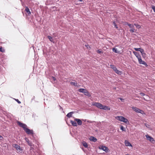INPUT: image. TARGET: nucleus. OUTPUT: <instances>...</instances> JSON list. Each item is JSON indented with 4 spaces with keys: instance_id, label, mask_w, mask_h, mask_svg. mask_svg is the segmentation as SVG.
<instances>
[{
    "instance_id": "obj_43",
    "label": "nucleus",
    "mask_w": 155,
    "mask_h": 155,
    "mask_svg": "<svg viewBox=\"0 0 155 155\" xmlns=\"http://www.w3.org/2000/svg\"><path fill=\"white\" fill-rule=\"evenodd\" d=\"M143 99L144 100H146V101H147L145 98L143 97Z\"/></svg>"
},
{
    "instance_id": "obj_28",
    "label": "nucleus",
    "mask_w": 155,
    "mask_h": 155,
    "mask_svg": "<svg viewBox=\"0 0 155 155\" xmlns=\"http://www.w3.org/2000/svg\"><path fill=\"white\" fill-rule=\"evenodd\" d=\"M134 25L137 28L139 29L141 28V26L137 24H134Z\"/></svg>"
},
{
    "instance_id": "obj_34",
    "label": "nucleus",
    "mask_w": 155,
    "mask_h": 155,
    "mask_svg": "<svg viewBox=\"0 0 155 155\" xmlns=\"http://www.w3.org/2000/svg\"><path fill=\"white\" fill-rule=\"evenodd\" d=\"M145 125L146 126V127L148 128H150V126L148 124L145 123Z\"/></svg>"
},
{
    "instance_id": "obj_35",
    "label": "nucleus",
    "mask_w": 155,
    "mask_h": 155,
    "mask_svg": "<svg viewBox=\"0 0 155 155\" xmlns=\"http://www.w3.org/2000/svg\"><path fill=\"white\" fill-rule=\"evenodd\" d=\"M141 48H134V49L136 51H139Z\"/></svg>"
},
{
    "instance_id": "obj_8",
    "label": "nucleus",
    "mask_w": 155,
    "mask_h": 155,
    "mask_svg": "<svg viewBox=\"0 0 155 155\" xmlns=\"http://www.w3.org/2000/svg\"><path fill=\"white\" fill-rule=\"evenodd\" d=\"M17 123L20 127L23 128V129L25 131L27 128V126L25 124H23L19 121H18Z\"/></svg>"
},
{
    "instance_id": "obj_44",
    "label": "nucleus",
    "mask_w": 155,
    "mask_h": 155,
    "mask_svg": "<svg viewBox=\"0 0 155 155\" xmlns=\"http://www.w3.org/2000/svg\"><path fill=\"white\" fill-rule=\"evenodd\" d=\"M79 1H80V2H81L82 1V0H78Z\"/></svg>"
},
{
    "instance_id": "obj_1",
    "label": "nucleus",
    "mask_w": 155,
    "mask_h": 155,
    "mask_svg": "<svg viewBox=\"0 0 155 155\" xmlns=\"http://www.w3.org/2000/svg\"><path fill=\"white\" fill-rule=\"evenodd\" d=\"M92 105L98 108L104 110H110V108L108 107L103 105L101 104L98 102H94L92 104Z\"/></svg>"
},
{
    "instance_id": "obj_31",
    "label": "nucleus",
    "mask_w": 155,
    "mask_h": 155,
    "mask_svg": "<svg viewBox=\"0 0 155 155\" xmlns=\"http://www.w3.org/2000/svg\"><path fill=\"white\" fill-rule=\"evenodd\" d=\"M142 57L143 58H145L146 57V54L145 53L143 52L142 54Z\"/></svg>"
},
{
    "instance_id": "obj_30",
    "label": "nucleus",
    "mask_w": 155,
    "mask_h": 155,
    "mask_svg": "<svg viewBox=\"0 0 155 155\" xmlns=\"http://www.w3.org/2000/svg\"><path fill=\"white\" fill-rule=\"evenodd\" d=\"M0 51L3 52L5 51V50L2 47H0Z\"/></svg>"
},
{
    "instance_id": "obj_18",
    "label": "nucleus",
    "mask_w": 155,
    "mask_h": 155,
    "mask_svg": "<svg viewBox=\"0 0 155 155\" xmlns=\"http://www.w3.org/2000/svg\"><path fill=\"white\" fill-rule=\"evenodd\" d=\"M133 53L136 56L137 58V59L138 58H140V57H141L140 55L139 54V53L137 52L134 51Z\"/></svg>"
},
{
    "instance_id": "obj_11",
    "label": "nucleus",
    "mask_w": 155,
    "mask_h": 155,
    "mask_svg": "<svg viewBox=\"0 0 155 155\" xmlns=\"http://www.w3.org/2000/svg\"><path fill=\"white\" fill-rule=\"evenodd\" d=\"M12 146L15 148L19 152L22 151V149H21L20 147L18 144H13L12 145Z\"/></svg>"
},
{
    "instance_id": "obj_17",
    "label": "nucleus",
    "mask_w": 155,
    "mask_h": 155,
    "mask_svg": "<svg viewBox=\"0 0 155 155\" xmlns=\"http://www.w3.org/2000/svg\"><path fill=\"white\" fill-rule=\"evenodd\" d=\"M90 140L91 141L94 142H96L97 140V139L94 137H91Z\"/></svg>"
},
{
    "instance_id": "obj_22",
    "label": "nucleus",
    "mask_w": 155,
    "mask_h": 155,
    "mask_svg": "<svg viewBox=\"0 0 155 155\" xmlns=\"http://www.w3.org/2000/svg\"><path fill=\"white\" fill-rule=\"evenodd\" d=\"M25 140H26V141H27L28 143V144L30 146H32V145H31V142H30L29 140L26 138H25Z\"/></svg>"
},
{
    "instance_id": "obj_2",
    "label": "nucleus",
    "mask_w": 155,
    "mask_h": 155,
    "mask_svg": "<svg viewBox=\"0 0 155 155\" xmlns=\"http://www.w3.org/2000/svg\"><path fill=\"white\" fill-rule=\"evenodd\" d=\"M115 118L117 120L123 122L126 124H128L129 123L127 119L122 116H117L115 117Z\"/></svg>"
},
{
    "instance_id": "obj_7",
    "label": "nucleus",
    "mask_w": 155,
    "mask_h": 155,
    "mask_svg": "<svg viewBox=\"0 0 155 155\" xmlns=\"http://www.w3.org/2000/svg\"><path fill=\"white\" fill-rule=\"evenodd\" d=\"M17 123L20 127L23 128V129L25 131L27 128V126L25 124H23L19 121H18Z\"/></svg>"
},
{
    "instance_id": "obj_14",
    "label": "nucleus",
    "mask_w": 155,
    "mask_h": 155,
    "mask_svg": "<svg viewBox=\"0 0 155 155\" xmlns=\"http://www.w3.org/2000/svg\"><path fill=\"white\" fill-rule=\"evenodd\" d=\"M125 145L126 146L132 147V144L127 140H125L124 141Z\"/></svg>"
},
{
    "instance_id": "obj_15",
    "label": "nucleus",
    "mask_w": 155,
    "mask_h": 155,
    "mask_svg": "<svg viewBox=\"0 0 155 155\" xmlns=\"http://www.w3.org/2000/svg\"><path fill=\"white\" fill-rule=\"evenodd\" d=\"M75 121L77 122L78 124L79 125H81L82 124V122L81 120L79 119L75 118L74 119Z\"/></svg>"
},
{
    "instance_id": "obj_38",
    "label": "nucleus",
    "mask_w": 155,
    "mask_h": 155,
    "mask_svg": "<svg viewBox=\"0 0 155 155\" xmlns=\"http://www.w3.org/2000/svg\"><path fill=\"white\" fill-rule=\"evenodd\" d=\"M85 47H86L88 49H90V46H89L88 45H85Z\"/></svg>"
},
{
    "instance_id": "obj_42",
    "label": "nucleus",
    "mask_w": 155,
    "mask_h": 155,
    "mask_svg": "<svg viewBox=\"0 0 155 155\" xmlns=\"http://www.w3.org/2000/svg\"><path fill=\"white\" fill-rule=\"evenodd\" d=\"M1 137H2L1 136H0V138Z\"/></svg>"
},
{
    "instance_id": "obj_13",
    "label": "nucleus",
    "mask_w": 155,
    "mask_h": 155,
    "mask_svg": "<svg viewBox=\"0 0 155 155\" xmlns=\"http://www.w3.org/2000/svg\"><path fill=\"white\" fill-rule=\"evenodd\" d=\"M26 133L28 134L32 135L33 134V131L32 130H30L27 128L25 130Z\"/></svg>"
},
{
    "instance_id": "obj_29",
    "label": "nucleus",
    "mask_w": 155,
    "mask_h": 155,
    "mask_svg": "<svg viewBox=\"0 0 155 155\" xmlns=\"http://www.w3.org/2000/svg\"><path fill=\"white\" fill-rule=\"evenodd\" d=\"M113 24L114 25L115 27L117 29H118V27L115 21L113 22Z\"/></svg>"
},
{
    "instance_id": "obj_33",
    "label": "nucleus",
    "mask_w": 155,
    "mask_h": 155,
    "mask_svg": "<svg viewBox=\"0 0 155 155\" xmlns=\"http://www.w3.org/2000/svg\"><path fill=\"white\" fill-rule=\"evenodd\" d=\"M120 129L122 131H125V128L122 126H121L120 127Z\"/></svg>"
},
{
    "instance_id": "obj_41",
    "label": "nucleus",
    "mask_w": 155,
    "mask_h": 155,
    "mask_svg": "<svg viewBox=\"0 0 155 155\" xmlns=\"http://www.w3.org/2000/svg\"><path fill=\"white\" fill-rule=\"evenodd\" d=\"M119 98L122 101H123L124 100V99L121 98Z\"/></svg>"
},
{
    "instance_id": "obj_40",
    "label": "nucleus",
    "mask_w": 155,
    "mask_h": 155,
    "mask_svg": "<svg viewBox=\"0 0 155 155\" xmlns=\"http://www.w3.org/2000/svg\"><path fill=\"white\" fill-rule=\"evenodd\" d=\"M52 78L53 80L54 81H55L56 80V79L55 77H52Z\"/></svg>"
},
{
    "instance_id": "obj_32",
    "label": "nucleus",
    "mask_w": 155,
    "mask_h": 155,
    "mask_svg": "<svg viewBox=\"0 0 155 155\" xmlns=\"http://www.w3.org/2000/svg\"><path fill=\"white\" fill-rule=\"evenodd\" d=\"M139 51H140L141 54L144 52V51L143 49L141 48H140Z\"/></svg>"
},
{
    "instance_id": "obj_36",
    "label": "nucleus",
    "mask_w": 155,
    "mask_h": 155,
    "mask_svg": "<svg viewBox=\"0 0 155 155\" xmlns=\"http://www.w3.org/2000/svg\"><path fill=\"white\" fill-rule=\"evenodd\" d=\"M15 100L19 104L21 103V102L18 99H15Z\"/></svg>"
},
{
    "instance_id": "obj_26",
    "label": "nucleus",
    "mask_w": 155,
    "mask_h": 155,
    "mask_svg": "<svg viewBox=\"0 0 155 155\" xmlns=\"http://www.w3.org/2000/svg\"><path fill=\"white\" fill-rule=\"evenodd\" d=\"M112 50H113V51H114V52L116 53H118L119 52L118 51H117V49L115 48H113L112 49Z\"/></svg>"
},
{
    "instance_id": "obj_25",
    "label": "nucleus",
    "mask_w": 155,
    "mask_h": 155,
    "mask_svg": "<svg viewBox=\"0 0 155 155\" xmlns=\"http://www.w3.org/2000/svg\"><path fill=\"white\" fill-rule=\"evenodd\" d=\"M48 38L49 39V40L52 42H53V38L52 37L50 36H48Z\"/></svg>"
},
{
    "instance_id": "obj_45",
    "label": "nucleus",
    "mask_w": 155,
    "mask_h": 155,
    "mask_svg": "<svg viewBox=\"0 0 155 155\" xmlns=\"http://www.w3.org/2000/svg\"><path fill=\"white\" fill-rule=\"evenodd\" d=\"M125 155H129V154H126Z\"/></svg>"
},
{
    "instance_id": "obj_12",
    "label": "nucleus",
    "mask_w": 155,
    "mask_h": 155,
    "mask_svg": "<svg viewBox=\"0 0 155 155\" xmlns=\"http://www.w3.org/2000/svg\"><path fill=\"white\" fill-rule=\"evenodd\" d=\"M99 149H101L103 150L104 151H105L106 152H108L109 151L108 148L107 147H105V146H100L99 147Z\"/></svg>"
},
{
    "instance_id": "obj_3",
    "label": "nucleus",
    "mask_w": 155,
    "mask_h": 155,
    "mask_svg": "<svg viewBox=\"0 0 155 155\" xmlns=\"http://www.w3.org/2000/svg\"><path fill=\"white\" fill-rule=\"evenodd\" d=\"M79 92L82 93L84 94L88 97H90L91 96V94L88 92V91L86 89H84L83 88H80L78 90Z\"/></svg>"
},
{
    "instance_id": "obj_24",
    "label": "nucleus",
    "mask_w": 155,
    "mask_h": 155,
    "mask_svg": "<svg viewBox=\"0 0 155 155\" xmlns=\"http://www.w3.org/2000/svg\"><path fill=\"white\" fill-rule=\"evenodd\" d=\"M73 113V112H71L68 113L67 115V116L68 117H70L72 116V114Z\"/></svg>"
},
{
    "instance_id": "obj_9",
    "label": "nucleus",
    "mask_w": 155,
    "mask_h": 155,
    "mask_svg": "<svg viewBox=\"0 0 155 155\" xmlns=\"http://www.w3.org/2000/svg\"><path fill=\"white\" fill-rule=\"evenodd\" d=\"M17 123L20 127L23 128V129L25 131L27 128V126L25 124H23L19 121H18Z\"/></svg>"
},
{
    "instance_id": "obj_27",
    "label": "nucleus",
    "mask_w": 155,
    "mask_h": 155,
    "mask_svg": "<svg viewBox=\"0 0 155 155\" xmlns=\"http://www.w3.org/2000/svg\"><path fill=\"white\" fill-rule=\"evenodd\" d=\"M70 84L72 85H74V86H77V83H75L73 82H71Z\"/></svg>"
},
{
    "instance_id": "obj_10",
    "label": "nucleus",
    "mask_w": 155,
    "mask_h": 155,
    "mask_svg": "<svg viewBox=\"0 0 155 155\" xmlns=\"http://www.w3.org/2000/svg\"><path fill=\"white\" fill-rule=\"evenodd\" d=\"M138 59L139 64H143L146 66H147V63L144 61H143L141 59V57H140V58H138Z\"/></svg>"
},
{
    "instance_id": "obj_20",
    "label": "nucleus",
    "mask_w": 155,
    "mask_h": 155,
    "mask_svg": "<svg viewBox=\"0 0 155 155\" xmlns=\"http://www.w3.org/2000/svg\"><path fill=\"white\" fill-rule=\"evenodd\" d=\"M82 143L83 146H84L85 147L87 148V147L88 144L86 142L84 141L82 142Z\"/></svg>"
},
{
    "instance_id": "obj_6",
    "label": "nucleus",
    "mask_w": 155,
    "mask_h": 155,
    "mask_svg": "<svg viewBox=\"0 0 155 155\" xmlns=\"http://www.w3.org/2000/svg\"><path fill=\"white\" fill-rule=\"evenodd\" d=\"M145 137L147 140H149L153 143H155V141L154 140V139L151 137L149 136L148 134H147L145 135Z\"/></svg>"
},
{
    "instance_id": "obj_4",
    "label": "nucleus",
    "mask_w": 155,
    "mask_h": 155,
    "mask_svg": "<svg viewBox=\"0 0 155 155\" xmlns=\"http://www.w3.org/2000/svg\"><path fill=\"white\" fill-rule=\"evenodd\" d=\"M126 25H128L130 28V32H135L134 27L133 24H130L128 22H127Z\"/></svg>"
},
{
    "instance_id": "obj_37",
    "label": "nucleus",
    "mask_w": 155,
    "mask_h": 155,
    "mask_svg": "<svg viewBox=\"0 0 155 155\" xmlns=\"http://www.w3.org/2000/svg\"><path fill=\"white\" fill-rule=\"evenodd\" d=\"M97 53H99V54H100L101 53H102V51H100V50H97Z\"/></svg>"
},
{
    "instance_id": "obj_23",
    "label": "nucleus",
    "mask_w": 155,
    "mask_h": 155,
    "mask_svg": "<svg viewBox=\"0 0 155 155\" xmlns=\"http://www.w3.org/2000/svg\"><path fill=\"white\" fill-rule=\"evenodd\" d=\"M114 71L116 73L118 74H122V72L117 70V69Z\"/></svg>"
},
{
    "instance_id": "obj_39",
    "label": "nucleus",
    "mask_w": 155,
    "mask_h": 155,
    "mask_svg": "<svg viewBox=\"0 0 155 155\" xmlns=\"http://www.w3.org/2000/svg\"><path fill=\"white\" fill-rule=\"evenodd\" d=\"M140 94L141 95V96H144L145 95V94L143 93H140Z\"/></svg>"
},
{
    "instance_id": "obj_5",
    "label": "nucleus",
    "mask_w": 155,
    "mask_h": 155,
    "mask_svg": "<svg viewBox=\"0 0 155 155\" xmlns=\"http://www.w3.org/2000/svg\"><path fill=\"white\" fill-rule=\"evenodd\" d=\"M131 108L134 111L137 113H140L142 114L144 113V111L143 110H140L139 108L135 107H131Z\"/></svg>"
},
{
    "instance_id": "obj_16",
    "label": "nucleus",
    "mask_w": 155,
    "mask_h": 155,
    "mask_svg": "<svg viewBox=\"0 0 155 155\" xmlns=\"http://www.w3.org/2000/svg\"><path fill=\"white\" fill-rule=\"evenodd\" d=\"M76 121H75V120L74 121H73V120H71L70 121L71 123V124H72V125L73 126L76 127L77 126V124L76 123Z\"/></svg>"
},
{
    "instance_id": "obj_21",
    "label": "nucleus",
    "mask_w": 155,
    "mask_h": 155,
    "mask_svg": "<svg viewBox=\"0 0 155 155\" xmlns=\"http://www.w3.org/2000/svg\"><path fill=\"white\" fill-rule=\"evenodd\" d=\"M110 68L114 71L117 68L114 65L110 64Z\"/></svg>"
},
{
    "instance_id": "obj_19",
    "label": "nucleus",
    "mask_w": 155,
    "mask_h": 155,
    "mask_svg": "<svg viewBox=\"0 0 155 155\" xmlns=\"http://www.w3.org/2000/svg\"><path fill=\"white\" fill-rule=\"evenodd\" d=\"M25 11L28 15H30L31 14L29 8L27 7H26L25 8Z\"/></svg>"
}]
</instances>
